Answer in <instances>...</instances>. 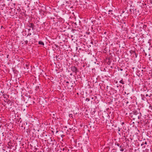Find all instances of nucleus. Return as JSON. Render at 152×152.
Wrapping results in <instances>:
<instances>
[{"mask_svg":"<svg viewBox=\"0 0 152 152\" xmlns=\"http://www.w3.org/2000/svg\"><path fill=\"white\" fill-rule=\"evenodd\" d=\"M43 135V134H41V135H40V136H42V135Z\"/></svg>","mask_w":152,"mask_h":152,"instance_id":"obj_26","label":"nucleus"},{"mask_svg":"<svg viewBox=\"0 0 152 152\" xmlns=\"http://www.w3.org/2000/svg\"><path fill=\"white\" fill-rule=\"evenodd\" d=\"M25 42L26 44H27L28 42V41L27 40H26L25 41Z\"/></svg>","mask_w":152,"mask_h":152,"instance_id":"obj_17","label":"nucleus"},{"mask_svg":"<svg viewBox=\"0 0 152 152\" xmlns=\"http://www.w3.org/2000/svg\"><path fill=\"white\" fill-rule=\"evenodd\" d=\"M120 151H123L124 150V149H123L122 148H121L120 150Z\"/></svg>","mask_w":152,"mask_h":152,"instance_id":"obj_15","label":"nucleus"},{"mask_svg":"<svg viewBox=\"0 0 152 152\" xmlns=\"http://www.w3.org/2000/svg\"><path fill=\"white\" fill-rule=\"evenodd\" d=\"M69 116L70 117H72V115L71 114H69Z\"/></svg>","mask_w":152,"mask_h":152,"instance_id":"obj_12","label":"nucleus"},{"mask_svg":"<svg viewBox=\"0 0 152 152\" xmlns=\"http://www.w3.org/2000/svg\"><path fill=\"white\" fill-rule=\"evenodd\" d=\"M113 11L112 10H109L108 11L109 12V16L110 17H111L113 15V13L112 12Z\"/></svg>","mask_w":152,"mask_h":152,"instance_id":"obj_4","label":"nucleus"},{"mask_svg":"<svg viewBox=\"0 0 152 152\" xmlns=\"http://www.w3.org/2000/svg\"><path fill=\"white\" fill-rule=\"evenodd\" d=\"M38 138H39V135L38 136Z\"/></svg>","mask_w":152,"mask_h":152,"instance_id":"obj_32","label":"nucleus"},{"mask_svg":"<svg viewBox=\"0 0 152 152\" xmlns=\"http://www.w3.org/2000/svg\"><path fill=\"white\" fill-rule=\"evenodd\" d=\"M20 124H19V126H20Z\"/></svg>","mask_w":152,"mask_h":152,"instance_id":"obj_33","label":"nucleus"},{"mask_svg":"<svg viewBox=\"0 0 152 152\" xmlns=\"http://www.w3.org/2000/svg\"><path fill=\"white\" fill-rule=\"evenodd\" d=\"M119 147H120V148H121V147H122V146H121V145Z\"/></svg>","mask_w":152,"mask_h":152,"instance_id":"obj_23","label":"nucleus"},{"mask_svg":"<svg viewBox=\"0 0 152 152\" xmlns=\"http://www.w3.org/2000/svg\"><path fill=\"white\" fill-rule=\"evenodd\" d=\"M144 144H145V145H147V142H144V143L142 144L141 145L142 146L143 145H144Z\"/></svg>","mask_w":152,"mask_h":152,"instance_id":"obj_10","label":"nucleus"},{"mask_svg":"<svg viewBox=\"0 0 152 152\" xmlns=\"http://www.w3.org/2000/svg\"><path fill=\"white\" fill-rule=\"evenodd\" d=\"M7 126H9V125L8 124H6L5 125H4V126H7Z\"/></svg>","mask_w":152,"mask_h":152,"instance_id":"obj_19","label":"nucleus"},{"mask_svg":"<svg viewBox=\"0 0 152 152\" xmlns=\"http://www.w3.org/2000/svg\"><path fill=\"white\" fill-rule=\"evenodd\" d=\"M38 43L39 45H44V43L42 42L41 41H39Z\"/></svg>","mask_w":152,"mask_h":152,"instance_id":"obj_7","label":"nucleus"},{"mask_svg":"<svg viewBox=\"0 0 152 152\" xmlns=\"http://www.w3.org/2000/svg\"><path fill=\"white\" fill-rule=\"evenodd\" d=\"M90 100V99L89 98H86V101H87L88 102Z\"/></svg>","mask_w":152,"mask_h":152,"instance_id":"obj_11","label":"nucleus"},{"mask_svg":"<svg viewBox=\"0 0 152 152\" xmlns=\"http://www.w3.org/2000/svg\"><path fill=\"white\" fill-rule=\"evenodd\" d=\"M119 82L121 83H122V84H124V81L123 80V79H122L120 81H119Z\"/></svg>","mask_w":152,"mask_h":152,"instance_id":"obj_8","label":"nucleus"},{"mask_svg":"<svg viewBox=\"0 0 152 152\" xmlns=\"http://www.w3.org/2000/svg\"><path fill=\"white\" fill-rule=\"evenodd\" d=\"M115 145H116L117 146L119 147L120 145V144L118 143H115Z\"/></svg>","mask_w":152,"mask_h":152,"instance_id":"obj_13","label":"nucleus"},{"mask_svg":"<svg viewBox=\"0 0 152 152\" xmlns=\"http://www.w3.org/2000/svg\"><path fill=\"white\" fill-rule=\"evenodd\" d=\"M69 125L67 126H66V128H67V127L68 128H69V129L71 130V129H73V130H74V129L73 128V127H70V124H68Z\"/></svg>","mask_w":152,"mask_h":152,"instance_id":"obj_5","label":"nucleus"},{"mask_svg":"<svg viewBox=\"0 0 152 152\" xmlns=\"http://www.w3.org/2000/svg\"><path fill=\"white\" fill-rule=\"evenodd\" d=\"M121 129V128H120L119 127H118V131H120V129Z\"/></svg>","mask_w":152,"mask_h":152,"instance_id":"obj_16","label":"nucleus"},{"mask_svg":"<svg viewBox=\"0 0 152 152\" xmlns=\"http://www.w3.org/2000/svg\"><path fill=\"white\" fill-rule=\"evenodd\" d=\"M135 56H136V57H137V56L136 54H135Z\"/></svg>","mask_w":152,"mask_h":152,"instance_id":"obj_27","label":"nucleus"},{"mask_svg":"<svg viewBox=\"0 0 152 152\" xmlns=\"http://www.w3.org/2000/svg\"><path fill=\"white\" fill-rule=\"evenodd\" d=\"M28 26L30 28H32V30L34 29V24L32 23H29L28 24Z\"/></svg>","mask_w":152,"mask_h":152,"instance_id":"obj_3","label":"nucleus"},{"mask_svg":"<svg viewBox=\"0 0 152 152\" xmlns=\"http://www.w3.org/2000/svg\"><path fill=\"white\" fill-rule=\"evenodd\" d=\"M113 126V124H111Z\"/></svg>","mask_w":152,"mask_h":152,"instance_id":"obj_30","label":"nucleus"},{"mask_svg":"<svg viewBox=\"0 0 152 152\" xmlns=\"http://www.w3.org/2000/svg\"><path fill=\"white\" fill-rule=\"evenodd\" d=\"M133 113L134 115H133L132 116L134 117L135 118L139 119L141 116V114L140 113L138 112L136 110H134L133 111Z\"/></svg>","mask_w":152,"mask_h":152,"instance_id":"obj_1","label":"nucleus"},{"mask_svg":"<svg viewBox=\"0 0 152 152\" xmlns=\"http://www.w3.org/2000/svg\"><path fill=\"white\" fill-rule=\"evenodd\" d=\"M151 53H152V51H151L150 52H149V55L150 56V55H151Z\"/></svg>","mask_w":152,"mask_h":152,"instance_id":"obj_14","label":"nucleus"},{"mask_svg":"<svg viewBox=\"0 0 152 152\" xmlns=\"http://www.w3.org/2000/svg\"><path fill=\"white\" fill-rule=\"evenodd\" d=\"M66 83H69V82L68 81H66Z\"/></svg>","mask_w":152,"mask_h":152,"instance_id":"obj_22","label":"nucleus"},{"mask_svg":"<svg viewBox=\"0 0 152 152\" xmlns=\"http://www.w3.org/2000/svg\"><path fill=\"white\" fill-rule=\"evenodd\" d=\"M124 24H126V23H125V22H124Z\"/></svg>","mask_w":152,"mask_h":152,"instance_id":"obj_28","label":"nucleus"},{"mask_svg":"<svg viewBox=\"0 0 152 152\" xmlns=\"http://www.w3.org/2000/svg\"><path fill=\"white\" fill-rule=\"evenodd\" d=\"M31 35V33H29L28 34V36H29Z\"/></svg>","mask_w":152,"mask_h":152,"instance_id":"obj_20","label":"nucleus"},{"mask_svg":"<svg viewBox=\"0 0 152 152\" xmlns=\"http://www.w3.org/2000/svg\"><path fill=\"white\" fill-rule=\"evenodd\" d=\"M146 96H148V94H146Z\"/></svg>","mask_w":152,"mask_h":152,"instance_id":"obj_25","label":"nucleus"},{"mask_svg":"<svg viewBox=\"0 0 152 152\" xmlns=\"http://www.w3.org/2000/svg\"><path fill=\"white\" fill-rule=\"evenodd\" d=\"M71 70L73 72H74L75 73V75H76L77 72L79 71L78 69H77V68L74 66L72 67L71 68Z\"/></svg>","mask_w":152,"mask_h":152,"instance_id":"obj_2","label":"nucleus"},{"mask_svg":"<svg viewBox=\"0 0 152 152\" xmlns=\"http://www.w3.org/2000/svg\"><path fill=\"white\" fill-rule=\"evenodd\" d=\"M86 126H88V127H91V124H87V125H86Z\"/></svg>","mask_w":152,"mask_h":152,"instance_id":"obj_9","label":"nucleus"},{"mask_svg":"<svg viewBox=\"0 0 152 152\" xmlns=\"http://www.w3.org/2000/svg\"><path fill=\"white\" fill-rule=\"evenodd\" d=\"M62 150V151H64L65 150V148H63Z\"/></svg>","mask_w":152,"mask_h":152,"instance_id":"obj_21","label":"nucleus"},{"mask_svg":"<svg viewBox=\"0 0 152 152\" xmlns=\"http://www.w3.org/2000/svg\"><path fill=\"white\" fill-rule=\"evenodd\" d=\"M70 75H72V74H70Z\"/></svg>","mask_w":152,"mask_h":152,"instance_id":"obj_31","label":"nucleus"},{"mask_svg":"<svg viewBox=\"0 0 152 152\" xmlns=\"http://www.w3.org/2000/svg\"><path fill=\"white\" fill-rule=\"evenodd\" d=\"M29 66V65L28 64H26L25 66H24V68L25 69H28V67Z\"/></svg>","mask_w":152,"mask_h":152,"instance_id":"obj_6","label":"nucleus"},{"mask_svg":"<svg viewBox=\"0 0 152 152\" xmlns=\"http://www.w3.org/2000/svg\"><path fill=\"white\" fill-rule=\"evenodd\" d=\"M122 124H124V122H122Z\"/></svg>","mask_w":152,"mask_h":152,"instance_id":"obj_29","label":"nucleus"},{"mask_svg":"<svg viewBox=\"0 0 152 152\" xmlns=\"http://www.w3.org/2000/svg\"><path fill=\"white\" fill-rule=\"evenodd\" d=\"M83 126V125L82 124H80V126L81 127Z\"/></svg>","mask_w":152,"mask_h":152,"instance_id":"obj_24","label":"nucleus"},{"mask_svg":"<svg viewBox=\"0 0 152 152\" xmlns=\"http://www.w3.org/2000/svg\"><path fill=\"white\" fill-rule=\"evenodd\" d=\"M122 29H123L124 30H125V28H124V29L123 28V25L122 26Z\"/></svg>","mask_w":152,"mask_h":152,"instance_id":"obj_18","label":"nucleus"}]
</instances>
